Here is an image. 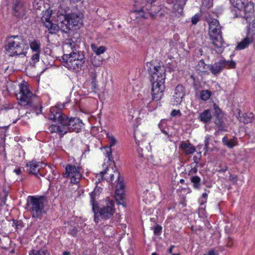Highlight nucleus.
Here are the masks:
<instances>
[{
  "label": "nucleus",
  "mask_w": 255,
  "mask_h": 255,
  "mask_svg": "<svg viewBox=\"0 0 255 255\" xmlns=\"http://www.w3.org/2000/svg\"><path fill=\"white\" fill-rule=\"evenodd\" d=\"M63 49L66 52L62 56L63 65L71 71H79L86 60L83 52L78 50V45L73 39H68L63 44Z\"/></svg>",
  "instance_id": "nucleus-1"
},
{
  "label": "nucleus",
  "mask_w": 255,
  "mask_h": 255,
  "mask_svg": "<svg viewBox=\"0 0 255 255\" xmlns=\"http://www.w3.org/2000/svg\"><path fill=\"white\" fill-rule=\"evenodd\" d=\"M48 170H49L51 172L52 175L49 174L46 177V178L48 179L50 182H51L52 180L57 178V171L56 170L55 167L53 165H48L47 166V168L46 169V171H47Z\"/></svg>",
  "instance_id": "nucleus-30"
},
{
  "label": "nucleus",
  "mask_w": 255,
  "mask_h": 255,
  "mask_svg": "<svg viewBox=\"0 0 255 255\" xmlns=\"http://www.w3.org/2000/svg\"><path fill=\"white\" fill-rule=\"evenodd\" d=\"M106 135H107V137L109 140L110 146L106 148V155L107 157H108L109 160H111V159L112 158V151H111V147L117 144V140L113 135L110 134L108 132L107 133Z\"/></svg>",
  "instance_id": "nucleus-23"
},
{
  "label": "nucleus",
  "mask_w": 255,
  "mask_h": 255,
  "mask_svg": "<svg viewBox=\"0 0 255 255\" xmlns=\"http://www.w3.org/2000/svg\"><path fill=\"white\" fill-rule=\"evenodd\" d=\"M199 20V17L198 15L195 14L191 18V21L193 24H196Z\"/></svg>",
  "instance_id": "nucleus-41"
},
{
  "label": "nucleus",
  "mask_w": 255,
  "mask_h": 255,
  "mask_svg": "<svg viewBox=\"0 0 255 255\" xmlns=\"http://www.w3.org/2000/svg\"><path fill=\"white\" fill-rule=\"evenodd\" d=\"M14 172L17 174L19 175L21 173V169L20 168L14 170Z\"/></svg>",
  "instance_id": "nucleus-48"
},
{
  "label": "nucleus",
  "mask_w": 255,
  "mask_h": 255,
  "mask_svg": "<svg viewBox=\"0 0 255 255\" xmlns=\"http://www.w3.org/2000/svg\"><path fill=\"white\" fill-rule=\"evenodd\" d=\"M145 67L150 75L152 99L158 101L162 97L165 89V68L153 62H147Z\"/></svg>",
  "instance_id": "nucleus-3"
},
{
  "label": "nucleus",
  "mask_w": 255,
  "mask_h": 255,
  "mask_svg": "<svg viewBox=\"0 0 255 255\" xmlns=\"http://www.w3.org/2000/svg\"><path fill=\"white\" fill-rule=\"evenodd\" d=\"M219 168V172H225L228 170V167L226 164H221Z\"/></svg>",
  "instance_id": "nucleus-37"
},
{
  "label": "nucleus",
  "mask_w": 255,
  "mask_h": 255,
  "mask_svg": "<svg viewBox=\"0 0 255 255\" xmlns=\"http://www.w3.org/2000/svg\"><path fill=\"white\" fill-rule=\"evenodd\" d=\"M174 248V246H171L168 250L169 254H172V250Z\"/></svg>",
  "instance_id": "nucleus-51"
},
{
  "label": "nucleus",
  "mask_w": 255,
  "mask_h": 255,
  "mask_svg": "<svg viewBox=\"0 0 255 255\" xmlns=\"http://www.w3.org/2000/svg\"><path fill=\"white\" fill-rule=\"evenodd\" d=\"M151 255H157L155 253H153L151 254Z\"/></svg>",
  "instance_id": "nucleus-58"
},
{
  "label": "nucleus",
  "mask_w": 255,
  "mask_h": 255,
  "mask_svg": "<svg viewBox=\"0 0 255 255\" xmlns=\"http://www.w3.org/2000/svg\"><path fill=\"white\" fill-rule=\"evenodd\" d=\"M91 63L95 67H99L103 63V59L100 57H94L91 59Z\"/></svg>",
  "instance_id": "nucleus-35"
},
{
  "label": "nucleus",
  "mask_w": 255,
  "mask_h": 255,
  "mask_svg": "<svg viewBox=\"0 0 255 255\" xmlns=\"http://www.w3.org/2000/svg\"><path fill=\"white\" fill-rule=\"evenodd\" d=\"M232 180H233V181H236V180H236V177H235L233 178H232Z\"/></svg>",
  "instance_id": "nucleus-55"
},
{
  "label": "nucleus",
  "mask_w": 255,
  "mask_h": 255,
  "mask_svg": "<svg viewBox=\"0 0 255 255\" xmlns=\"http://www.w3.org/2000/svg\"><path fill=\"white\" fill-rule=\"evenodd\" d=\"M254 48H255V44H254Z\"/></svg>",
  "instance_id": "nucleus-63"
},
{
  "label": "nucleus",
  "mask_w": 255,
  "mask_h": 255,
  "mask_svg": "<svg viewBox=\"0 0 255 255\" xmlns=\"http://www.w3.org/2000/svg\"><path fill=\"white\" fill-rule=\"evenodd\" d=\"M117 172L116 171H114L113 167H106L104 170L96 175V178L99 180L98 182H101V180H105L108 182H111L114 179V174L113 173L117 175Z\"/></svg>",
  "instance_id": "nucleus-19"
},
{
  "label": "nucleus",
  "mask_w": 255,
  "mask_h": 255,
  "mask_svg": "<svg viewBox=\"0 0 255 255\" xmlns=\"http://www.w3.org/2000/svg\"><path fill=\"white\" fill-rule=\"evenodd\" d=\"M115 217L117 218H119V215L118 214H116V215H115Z\"/></svg>",
  "instance_id": "nucleus-56"
},
{
  "label": "nucleus",
  "mask_w": 255,
  "mask_h": 255,
  "mask_svg": "<svg viewBox=\"0 0 255 255\" xmlns=\"http://www.w3.org/2000/svg\"><path fill=\"white\" fill-rule=\"evenodd\" d=\"M227 246L228 247H232V243H231V241H230L227 244Z\"/></svg>",
  "instance_id": "nucleus-52"
},
{
  "label": "nucleus",
  "mask_w": 255,
  "mask_h": 255,
  "mask_svg": "<svg viewBox=\"0 0 255 255\" xmlns=\"http://www.w3.org/2000/svg\"><path fill=\"white\" fill-rule=\"evenodd\" d=\"M156 0H143L142 2V5L139 9H134L130 13L131 17L134 16L136 18L141 17L143 18H147V14L153 16L155 12L152 11L151 7L152 3Z\"/></svg>",
  "instance_id": "nucleus-11"
},
{
  "label": "nucleus",
  "mask_w": 255,
  "mask_h": 255,
  "mask_svg": "<svg viewBox=\"0 0 255 255\" xmlns=\"http://www.w3.org/2000/svg\"><path fill=\"white\" fill-rule=\"evenodd\" d=\"M185 95V89L181 85H178L174 91V94L173 95V104L178 105L180 104L182 99Z\"/></svg>",
  "instance_id": "nucleus-20"
},
{
  "label": "nucleus",
  "mask_w": 255,
  "mask_h": 255,
  "mask_svg": "<svg viewBox=\"0 0 255 255\" xmlns=\"http://www.w3.org/2000/svg\"><path fill=\"white\" fill-rule=\"evenodd\" d=\"M197 172V168L196 167V166H195L193 168H191V169L189 172V174H194L196 173Z\"/></svg>",
  "instance_id": "nucleus-44"
},
{
  "label": "nucleus",
  "mask_w": 255,
  "mask_h": 255,
  "mask_svg": "<svg viewBox=\"0 0 255 255\" xmlns=\"http://www.w3.org/2000/svg\"><path fill=\"white\" fill-rule=\"evenodd\" d=\"M83 14L81 13H72L68 15H62L60 16L61 21L59 22L60 29L65 33L75 27L79 28L83 24Z\"/></svg>",
  "instance_id": "nucleus-7"
},
{
  "label": "nucleus",
  "mask_w": 255,
  "mask_h": 255,
  "mask_svg": "<svg viewBox=\"0 0 255 255\" xmlns=\"http://www.w3.org/2000/svg\"><path fill=\"white\" fill-rule=\"evenodd\" d=\"M46 167V164L40 161H36L35 160H32L27 162L26 164V171L29 174L37 175L41 171V170Z\"/></svg>",
  "instance_id": "nucleus-18"
},
{
  "label": "nucleus",
  "mask_w": 255,
  "mask_h": 255,
  "mask_svg": "<svg viewBox=\"0 0 255 255\" xmlns=\"http://www.w3.org/2000/svg\"><path fill=\"white\" fill-rule=\"evenodd\" d=\"M101 207L98 209V216L100 218L107 220L111 218L115 213L114 201L113 200L106 199L102 202Z\"/></svg>",
  "instance_id": "nucleus-12"
},
{
  "label": "nucleus",
  "mask_w": 255,
  "mask_h": 255,
  "mask_svg": "<svg viewBox=\"0 0 255 255\" xmlns=\"http://www.w3.org/2000/svg\"><path fill=\"white\" fill-rule=\"evenodd\" d=\"M165 123L164 120H162L160 121V122L158 124L159 128L161 130V129L164 128H163V125Z\"/></svg>",
  "instance_id": "nucleus-47"
},
{
  "label": "nucleus",
  "mask_w": 255,
  "mask_h": 255,
  "mask_svg": "<svg viewBox=\"0 0 255 255\" xmlns=\"http://www.w3.org/2000/svg\"><path fill=\"white\" fill-rule=\"evenodd\" d=\"M161 131L162 133L167 135V139H169L170 137H171V135L169 134L167 130H165L164 128L161 129Z\"/></svg>",
  "instance_id": "nucleus-45"
},
{
  "label": "nucleus",
  "mask_w": 255,
  "mask_h": 255,
  "mask_svg": "<svg viewBox=\"0 0 255 255\" xmlns=\"http://www.w3.org/2000/svg\"><path fill=\"white\" fill-rule=\"evenodd\" d=\"M211 139L210 135H207L205 137L204 143H205V148L207 149L208 147L209 141Z\"/></svg>",
  "instance_id": "nucleus-39"
},
{
  "label": "nucleus",
  "mask_w": 255,
  "mask_h": 255,
  "mask_svg": "<svg viewBox=\"0 0 255 255\" xmlns=\"http://www.w3.org/2000/svg\"><path fill=\"white\" fill-rule=\"evenodd\" d=\"M211 92L207 90H203L200 92V98L202 100L206 101L210 99L211 96Z\"/></svg>",
  "instance_id": "nucleus-33"
},
{
  "label": "nucleus",
  "mask_w": 255,
  "mask_h": 255,
  "mask_svg": "<svg viewBox=\"0 0 255 255\" xmlns=\"http://www.w3.org/2000/svg\"><path fill=\"white\" fill-rule=\"evenodd\" d=\"M208 255H218V254L214 250H211L208 252Z\"/></svg>",
  "instance_id": "nucleus-50"
},
{
  "label": "nucleus",
  "mask_w": 255,
  "mask_h": 255,
  "mask_svg": "<svg viewBox=\"0 0 255 255\" xmlns=\"http://www.w3.org/2000/svg\"><path fill=\"white\" fill-rule=\"evenodd\" d=\"M219 21L213 19L209 22V34L212 43L217 48L218 52H222L227 44L224 42Z\"/></svg>",
  "instance_id": "nucleus-6"
},
{
  "label": "nucleus",
  "mask_w": 255,
  "mask_h": 255,
  "mask_svg": "<svg viewBox=\"0 0 255 255\" xmlns=\"http://www.w3.org/2000/svg\"><path fill=\"white\" fill-rule=\"evenodd\" d=\"M236 63L233 60H226L222 58L220 61L215 62L213 64L209 66V69L214 75H217L221 73L224 68L234 69L235 68Z\"/></svg>",
  "instance_id": "nucleus-13"
},
{
  "label": "nucleus",
  "mask_w": 255,
  "mask_h": 255,
  "mask_svg": "<svg viewBox=\"0 0 255 255\" xmlns=\"http://www.w3.org/2000/svg\"><path fill=\"white\" fill-rule=\"evenodd\" d=\"M180 148L187 155L192 154L195 151V147L190 142H182L180 144Z\"/></svg>",
  "instance_id": "nucleus-25"
},
{
  "label": "nucleus",
  "mask_w": 255,
  "mask_h": 255,
  "mask_svg": "<svg viewBox=\"0 0 255 255\" xmlns=\"http://www.w3.org/2000/svg\"><path fill=\"white\" fill-rule=\"evenodd\" d=\"M184 182V179H181L180 180V182L181 183H183Z\"/></svg>",
  "instance_id": "nucleus-54"
},
{
  "label": "nucleus",
  "mask_w": 255,
  "mask_h": 255,
  "mask_svg": "<svg viewBox=\"0 0 255 255\" xmlns=\"http://www.w3.org/2000/svg\"><path fill=\"white\" fill-rule=\"evenodd\" d=\"M121 204H122V205H124V204H122V203H120Z\"/></svg>",
  "instance_id": "nucleus-64"
},
{
  "label": "nucleus",
  "mask_w": 255,
  "mask_h": 255,
  "mask_svg": "<svg viewBox=\"0 0 255 255\" xmlns=\"http://www.w3.org/2000/svg\"><path fill=\"white\" fill-rule=\"evenodd\" d=\"M29 255H50V253L45 249H32L29 251Z\"/></svg>",
  "instance_id": "nucleus-32"
},
{
  "label": "nucleus",
  "mask_w": 255,
  "mask_h": 255,
  "mask_svg": "<svg viewBox=\"0 0 255 255\" xmlns=\"http://www.w3.org/2000/svg\"><path fill=\"white\" fill-rule=\"evenodd\" d=\"M52 11L47 9L43 12L41 21L44 24L49 33L51 34L56 33L60 29L59 22L57 24L54 23L51 20Z\"/></svg>",
  "instance_id": "nucleus-14"
},
{
  "label": "nucleus",
  "mask_w": 255,
  "mask_h": 255,
  "mask_svg": "<svg viewBox=\"0 0 255 255\" xmlns=\"http://www.w3.org/2000/svg\"><path fill=\"white\" fill-rule=\"evenodd\" d=\"M200 62L202 63V64H204V62H203L202 61H201Z\"/></svg>",
  "instance_id": "nucleus-60"
},
{
  "label": "nucleus",
  "mask_w": 255,
  "mask_h": 255,
  "mask_svg": "<svg viewBox=\"0 0 255 255\" xmlns=\"http://www.w3.org/2000/svg\"><path fill=\"white\" fill-rule=\"evenodd\" d=\"M40 174V176H44L45 175H43V174H42V173H40V174Z\"/></svg>",
  "instance_id": "nucleus-57"
},
{
  "label": "nucleus",
  "mask_w": 255,
  "mask_h": 255,
  "mask_svg": "<svg viewBox=\"0 0 255 255\" xmlns=\"http://www.w3.org/2000/svg\"><path fill=\"white\" fill-rule=\"evenodd\" d=\"M223 117H220L216 118L215 123L217 126H218V128L220 130H224V122L223 120Z\"/></svg>",
  "instance_id": "nucleus-34"
},
{
  "label": "nucleus",
  "mask_w": 255,
  "mask_h": 255,
  "mask_svg": "<svg viewBox=\"0 0 255 255\" xmlns=\"http://www.w3.org/2000/svg\"><path fill=\"white\" fill-rule=\"evenodd\" d=\"M254 118V115L253 113H245L241 115V111L239 110L238 119L240 122L247 124L252 123Z\"/></svg>",
  "instance_id": "nucleus-24"
},
{
  "label": "nucleus",
  "mask_w": 255,
  "mask_h": 255,
  "mask_svg": "<svg viewBox=\"0 0 255 255\" xmlns=\"http://www.w3.org/2000/svg\"><path fill=\"white\" fill-rule=\"evenodd\" d=\"M116 173L118 176V183L116 185V199L123 200L125 192V187L123 183V180L120 177V173L117 172Z\"/></svg>",
  "instance_id": "nucleus-22"
},
{
  "label": "nucleus",
  "mask_w": 255,
  "mask_h": 255,
  "mask_svg": "<svg viewBox=\"0 0 255 255\" xmlns=\"http://www.w3.org/2000/svg\"><path fill=\"white\" fill-rule=\"evenodd\" d=\"M13 14L18 17L23 16L25 14V7L23 0H16L13 7Z\"/></svg>",
  "instance_id": "nucleus-21"
},
{
  "label": "nucleus",
  "mask_w": 255,
  "mask_h": 255,
  "mask_svg": "<svg viewBox=\"0 0 255 255\" xmlns=\"http://www.w3.org/2000/svg\"><path fill=\"white\" fill-rule=\"evenodd\" d=\"M27 211L34 218H40L45 214L44 198L41 196H28L27 199Z\"/></svg>",
  "instance_id": "nucleus-8"
},
{
  "label": "nucleus",
  "mask_w": 255,
  "mask_h": 255,
  "mask_svg": "<svg viewBox=\"0 0 255 255\" xmlns=\"http://www.w3.org/2000/svg\"><path fill=\"white\" fill-rule=\"evenodd\" d=\"M81 170L82 166L80 161L72 158L70 163L65 168V175L70 179L72 183L76 184L79 182L82 177Z\"/></svg>",
  "instance_id": "nucleus-9"
},
{
  "label": "nucleus",
  "mask_w": 255,
  "mask_h": 255,
  "mask_svg": "<svg viewBox=\"0 0 255 255\" xmlns=\"http://www.w3.org/2000/svg\"><path fill=\"white\" fill-rule=\"evenodd\" d=\"M102 189L100 187H96L94 190L90 193V203L92 205V211L94 214V221L98 223L100 222L98 214V206L97 200L99 198Z\"/></svg>",
  "instance_id": "nucleus-16"
},
{
  "label": "nucleus",
  "mask_w": 255,
  "mask_h": 255,
  "mask_svg": "<svg viewBox=\"0 0 255 255\" xmlns=\"http://www.w3.org/2000/svg\"><path fill=\"white\" fill-rule=\"evenodd\" d=\"M83 123L81 120L76 118H69L66 116L63 119L61 125H51L48 126V132L51 133H56L60 136H63L68 131L79 132Z\"/></svg>",
  "instance_id": "nucleus-4"
},
{
  "label": "nucleus",
  "mask_w": 255,
  "mask_h": 255,
  "mask_svg": "<svg viewBox=\"0 0 255 255\" xmlns=\"http://www.w3.org/2000/svg\"><path fill=\"white\" fill-rule=\"evenodd\" d=\"M251 44L249 40L245 37L238 43L235 49L237 50H242L248 48Z\"/></svg>",
  "instance_id": "nucleus-28"
},
{
  "label": "nucleus",
  "mask_w": 255,
  "mask_h": 255,
  "mask_svg": "<svg viewBox=\"0 0 255 255\" xmlns=\"http://www.w3.org/2000/svg\"><path fill=\"white\" fill-rule=\"evenodd\" d=\"M14 37V38H18V36H14V37Z\"/></svg>",
  "instance_id": "nucleus-61"
},
{
  "label": "nucleus",
  "mask_w": 255,
  "mask_h": 255,
  "mask_svg": "<svg viewBox=\"0 0 255 255\" xmlns=\"http://www.w3.org/2000/svg\"><path fill=\"white\" fill-rule=\"evenodd\" d=\"M202 198L205 199L204 202H206V200H207V197H208V194L206 193H203L202 194Z\"/></svg>",
  "instance_id": "nucleus-49"
},
{
  "label": "nucleus",
  "mask_w": 255,
  "mask_h": 255,
  "mask_svg": "<svg viewBox=\"0 0 255 255\" xmlns=\"http://www.w3.org/2000/svg\"><path fill=\"white\" fill-rule=\"evenodd\" d=\"M70 253L69 252H64L63 253V255H70Z\"/></svg>",
  "instance_id": "nucleus-53"
},
{
  "label": "nucleus",
  "mask_w": 255,
  "mask_h": 255,
  "mask_svg": "<svg viewBox=\"0 0 255 255\" xmlns=\"http://www.w3.org/2000/svg\"><path fill=\"white\" fill-rule=\"evenodd\" d=\"M66 115L62 114L59 105L51 107L48 115V118L49 120L57 122L53 125H61L63 119H64Z\"/></svg>",
  "instance_id": "nucleus-17"
},
{
  "label": "nucleus",
  "mask_w": 255,
  "mask_h": 255,
  "mask_svg": "<svg viewBox=\"0 0 255 255\" xmlns=\"http://www.w3.org/2000/svg\"><path fill=\"white\" fill-rule=\"evenodd\" d=\"M222 142L224 145H227L229 142L228 137L227 136H224L222 139Z\"/></svg>",
  "instance_id": "nucleus-46"
},
{
  "label": "nucleus",
  "mask_w": 255,
  "mask_h": 255,
  "mask_svg": "<svg viewBox=\"0 0 255 255\" xmlns=\"http://www.w3.org/2000/svg\"><path fill=\"white\" fill-rule=\"evenodd\" d=\"M172 255H180L179 254H172Z\"/></svg>",
  "instance_id": "nucleus-59"
},
{
  "label": "nucleus",
  "mask_w": 255,
  "mask_h": 255,
  "mask_svg": "<svg viewBox=\"0 0 255 255\" xmlns=\"http://www.w3.org/2000/svg\"><path fill=\"white\" fill-rule=\"evenodd\" d=\"M29 46L33 53L29 61L27 67H34L36 63L39 61L41 53V42L39 40H33L29 42Z\"/></svg>",
  "instance_id": "nucleus-15"
},
{
  "label": "nucleus",
  "mask_w": 255,
  "mask_h": 255,
  "mask_svg": "<svg viewBox=\"0 0 255 255\" xmlns=\"http://www.w3.org/2000/svg\"><path fill=\"white\" fill-rule=\"evenodd\" d=\"M24 44L20 41L14 40L12 37L8 39L5 49L10 56H25L27 52L24 50Z\"/></svg>",
  "instance_id": "nucleus-10"
},
{
  "label": "nucleus",
  "mask_w": 255,
  "mask_h": 255,
  "mask_svg": "<svg viewBox=\"0 0 255 255\" xmlns=\"http://www.w3.org/2000/svg\"><path fill=\"white\" fill-rule=\"evenodd\" d=\"M199 120L204 123L209 122L212 119V114L210 110H206L199 115Z\"/></svg>",
  "instance_id": "nucleus-27"
},
{
  "label": "nucleus",
  "mask_w": 255,
  "mask_h": 255,
  "mask_svg": "<svg viewBox=\"0 0 255 255\" xmlns=\"http://www.w3.org/2000/svg\"><path fill=\"white\" fill-rule=\"evenodd\" d=\"M171 115L172 117H175L177 116H180L181 113L179 110H174L171 112Z\"/></svg>",
  "instance_id": "nucleus-42"
},
{
  "label": "nucleus",
  "mask_w": 255,
  "mask_h": 255,
  "mask_svg": "<svg viewBox=\"0 0 255 255\" xmlns=\"http://www.w3.org/2000/svg\"><path fill=\"white\" fill-rule=\"evenodd\" d=\"M69 233L73 236H75L77 233V229L74 227L69 230Z\"/></svg>",
  "instance_id": "nucleus-43"
},
{
  "label": "nucleus",
  "mask_w": 255,
  "mask_h": 255,
  "mask_svg": "<svg viewBox=\"0 0 255 255\" xmlns=\"http://www.w3.org/2000/svg\"><path fill=\"white\" fill-rule=\"evenodd\" d=\"M168 2H170V0H167Z\"/></svg>",
  "instance_id": "nucleus-62"
},
{
  "label": "nucleus",
  "mask_w": 255,
  "mask_h": 255,
  "mask_svg": "<svg viewBox=\"0 0 255 255\" xmlns=\"http://www.w3.org/2000/svg\"><path fill=\"white\" fill-rule=\"evenodd\" d=\"M20 91L16 95L18 103L23 107H29L33 109L36 115L41 113L42 107L39 102H34V95L28 88V85L24 82L19 86Z\"/></svg>",
  "instance_id": "nucleus-5"
},
{
  "label": "nucleus",
  "mask_w": 255,
  "mask_h": 255,
  "mask_svg": "<svg viewBox=\"0 0 255 255\" xmlns=\"http://www.w3.org/2000/svg\"><path fill=\"white\" fill-rule=\"evenodd\" d=\"M214 107V116L216 118L217 117H223V115L221 112V110L218 107V106H217L216 104H214L213 105Z\"/></svg>",
  "instance_id": "nucleus-36"
},
{
  "label": "nucleus",
  "mask_w": 255,
  "mask_h": 255,
  "mask_svg": "<svg viewBox=\"0 0 255 255\" xmlns=\"http://www.w3.org/2000/svg\"><path fill=\"white\" fill-rule=\"evenodd\" d=\"M91 49L94 53L97 56L103 54L107 50V48L104 46H97L95 44L91 45Z\"/></svg>",
  "instance_id": "nucleus-29"
},
{
  "label": "nucleus",
  "mask_w": 255,
  "mask_h": 255,
  "mask_svg": "<svg viewBox=\"0 0 255 255\" xmlns=\"http://www.w3.org/2000/svg\"><path fill=\"white\" fill-rule=\"evenodd\" d=\"M190 181L193 183V187L195 189H199L201 186V178L197 175L190 177Z\"/></svg>",
  "instance_id": "nucleus-31"
},
{
  "label": "nucleus",
  "mask_w": 255,
  "mask_h": 255,
  "mask_svg": "<svg viewBox=\"0 0 255 255\" xmlns=\"http://www.w3.org/2000/svg\"><path fill=\"white\" fill-rule=\"evenodd\" d=\"M186 1L187 0H172V3L173 5L174 9L176 10L179 13L181 14Z\"/></svg>",
  "instance_id": "nucleus-26"
},
{
  "label": "nucleus",
  "mask_w": 255,
  "mask_h": 255,
  "mask_svg": "<svg viewBox=\"0 0 255 255\" xmlns=\"http://www.w3.org/2000/svg\"><path fill=\"white\" fill-rule=\"evenodd\" d=\"M161 230L162 228L161 226H160L159 225H156L154 228V234L155 235L159 234L161 232Z\"/></svg>",
  "instance_id": "nucleus-40"
},
{
  "label": "nucleus",
  "mask_w": 255,
  "mask_h": 255,
  "mask_svg": "<svg viewBox=\"0 0 255 255\" xmlns=\"http://www.w3.org/2000/svg\"><path fill=\"white\" fill-rule=\"evenodd\" d=\"M236 11V17H243L248 26L246 37L251 43L255 44V19L254 17V5L252 3L246 4V0H230Z\"/></svg>",
  "instance_id": "nucleus-2"
},
{
  "label": "nucleus",
  "mask_w": 255,
  "mask_h": 255,
  "mask_svg": "<svg viewBox=\"0 0 255 255\" xmlns=\"http://www.w3.org/2000/svg\"><path fill=\"white\" fill-rule=\"evenodd\" d=\"M236 143V140L235 139H232L231 140H230V141L229 140V142H228L227 146L228 147L232 148L235 146Z\"/></svg>",
  "instance_id": "nucleus-38"
}]
</instances>
